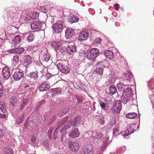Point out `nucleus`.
Segmentation results:
<instances>
[{"mask_svg": "<svg viewBox=\"0 0 154 154\" xmlns=\"http://www.w3.org/2000/svg\"><path fill=\"white\" fill-rule=\"evenodd\" d=\"M133 92V91L129 87L124 90L121 98L122 102L124 104H126L130 101L131 97L132 95Z\"/></svg>", "mask_w": 154, "mask_h": 154, "instance_id": "nucleus-1", "label": "nucleus"}, {"mask_svg": "<svg viewBox=\"0 0 154 154\" xmlns=\"http://www.w3.org/2000/svg\"><path fill=\"white\" fill-rule=\"evenodd\" d=\"M99 54V51L98 49L93 48L91 49L87 55V58L88 60L94 61Z\"/></svg>", "mask_w": 154, "mask_h": 154, "instance_id": "nucleus-2", "label": "nucleus"}, {"mask_svg": "<svg viewBox=\"0 0 154 154\" xmlns=\"http://www.w3.org/2000/svg\"><path fill=\"white\" fill-rule=\"evenodd\" d=\"M31 27L32 29L43 30L45 28V24L40 21H35L31 23Z\"/></svg>", "mask_w": 154, "mask_h": 154, "instance_id": "nucleus-3", "label": "nucleus"}, {"mask_svg": "<svg viewBox=\"0 0 154 154\" xmlns=\"http://www.w3.org/2000/svg\"><path fill=\"white\" fill-rule=\"evenodd\" d=\"M64 22L62 20L57 21L52 26L53 29L55 32L60 33L63 29Z\"/></svg>", "mask_w": 154, "mask_h": 154, "instance_id": "nucleus-4", "label": "nucleus"}, {"mask_svg": "<svg viewBox=\"0 0 154 154\" xmlns=\"http://www.w3.org/2000/svg\"><path fill=\"white\" fill-rule=\"evenodd\" d=\"M123 79L125 82H127V83H126V84L128 85H129V83L131 82H134V81L131 72L128 71H127L125 72Z\"/></svg>", "mask_w": 154, "mask_h": 154, "instance_id": "nucleus-5", "label": "nucleus"}, {"mask_svg": "<svg viewBox=\"0 0 154 154\" xmlns=\"http://www.w3.org/2000/svg\"><path fill=\"white\" fill-rule=\"evenodd\" d=\"M40 58L42 61L46 62H48L50 59V57L46 49L42 50L40 56Z\"/></svg>", "mask_w": 154, "mask_h": 154, "instance_id": "nucleus-6", "label": "nucleus"}, {"mask_svg": "<svg viewBox=\"0 0 154 154\" xmlns=\"http://www.w3.org/2000/svg\"><path fill=\"white\" fill-rule=\"evenodd\" d=\"M121 102L120 100L115 101L113 102L112 109L115 112L118 113L122 109Z\"/></svg>", "mask_w": 154, "mask_h": 154, "instance_id": "nucleus-7", "label": "nucleus"}, {"mask_svg": "<svg viewBox=\"0 0 154 154\" xmlns=\"http://www.w3.org/2000/svg\"><path fill=\"white\" fill-rule=\"evenodd\" d=\"M84 121L83 118L80 115H78L75 117L72 123V126L77 127L80 124H83Z\"/></svg>", "mask_w": 154, "mask_h": 154, "instance_id": "nucleus-8", "label": "nucleus"}, {"mask_svg": "<svg viewBox=\"0 0 154 154\" xmlns=\"http://www.w3.org/2000/svg\"><path fill=\"white\" fill-rule=\"evenodd\" d=\"M69 147L72 152H75L79 149V144L75 142H71L69 143Z\"/></svg>", "mask_w": 154, "mask_h": 154, "instance_id": "nucleus-9", "label": "nucleus"}, {"mask_svg": "<svg viewBox=\"0 0 154 154\" xmlns=\"http://www.w3.org/2000/svg\"><path fill=\"white\" fill-rule=\"evenodd\" d=\"M134 126L133 124L129 125L127 127L126 130L125 131L124 133L122 134V136L125 137L129 135L132 134L134 130Z\"/></svg>", "mask_w": 154, "mask_h": 154, "instance_id": "nucleus-10", "label": "nucleus"}, {"mask_svg": "<svg viewBox=\"0 0 154 154\" xmlns=\"http://www.w3.org/2000/svg\"><path fill=\"white\" fill-rule=\"evenodd\" d=\"M24 75L22 71L15 72L13 75V79L16 81H19L21 79Z\"/></svg>", "mask_w": 154, "mask_h": 154, "instance_id": "nucleus-11", "label": "nucleus"}, {"mask_svg": "<svg viewBox=\"0 0 154 154\" xmlns=\"http://www.w3.org/2000/svg\"><path fill=\"white\" fill-rule=\"evenodd\" d=\"M2 72L4 78L6 79H8L11 76L9 69L7 67H4L3 68Z\"/></svg>", "mask_w": 154, "mask_h": 154, "instance_id": "nucleus-12", "label": "nucleus"}, {"mask_svg": "<svg viewBox=\"0 0 154 154\" xmlns=\"http://www.w3.org/2000/svg\"><path fill=\"white\" fill-rule=\"evenodd\" d=\"M89 36L88 31L87 30L83 31L80 33L78 37L79 40H85L87 39Z\"/></svg>", "mask_w": 154, "mask_h": 154, "instance_id": "nucleus-13", "label": "nucleus"}, {"mask_svg": "<svg viewBox=\"0 0 154 154\" xmlns=\"http://www.w3.org/2000/svg\"><path fill=\"white\" fill-rule=\"evenodd\" d=\"M50 87V85L47 82H45L39 86V90L40 91H46Z\"/></svg>", "mask_w": 154, "mask_h": 154, "instance_id": "nucleus-14", "label": "nucleus"}, {"mask_svg": "<svg viewBox=\"0 0 154 154\" xmlns=\"http://www.w3.org/2000/svg\"><path fill=\"white\" fill-rule=\"evenodd\" d=\"M79 135L78 129L77 128H74L69 134V137L74 138L78 137Z\"/></svg>", "mask_w": 154, "mask_h": 154, "instance_id": "nucleus-15", "label": "nucleus"}, {"mask_svg": "<svg viewBox=\"0 0 154 154\" xmlns=\"http://www.w3.org/2000/svg\"><path fill=\"white\" fill-rule=\"evenodd\" d=\"M75 33V31L71 28L66 29L65 31V37L66 38H70Z\"/></svg>", "mask_w": 154, "mask_h": 154, "instance_id": "nucleus-16", "label": "nucleus"}, {"mask_svg": "<svg viewBox=\"0 0 154 154\" xmlns=\"http://www.w3.org/2000/svg\"><path fill=\"white\" fill-rule=\"evenodd\" d=\"M93 136L91 137L89 139L93 138L95 137L96 138L100 139L103 136V133L100 131H96L92 133Z\"/></svg>", "mask_w": 154, "mask_h": 154, "instance_id": "nucleus-17", "label": "nucleus"}, {"mask_svg": "<svg viewBox=\"0 0 154 154\" xmlns=\"http://www.w3.org/2000/svg\"><path fill=\"white\" fill-rule=\"evenodd\" d=\"M72 125V120H69L66 121L63 125V129H66L70 127Z\"/></svg>", "mask_w": 154, "mask_h": 154, "instance_id": "nucleus-18", "label": "nucleus"}, {"mask_svg": "<svg viewBox=\"0 0 154 154\" xmlns=\"http://www.w3.org/2000/svg\"><path fill=\"white\" fill-rule=\"evenodd\" d=\"M27 75L31 79L36 80L38 78V72L36 71L35 72H32L27 74Z\"/></svg>", "mask_w": 154, "mask_h": 154, "instance_id": "nucleus-19", "label": "nucleus"}, {"mask_svg": "<svg viewBox=\"0 0 154 154\" xmlns=\"http://www.w3.org/2000/svg\"><path fill=\"white\" fill-rule=\"evenodd\" d=\"M25 49L23 48H17L14 49L11 51V53H14L17 54H22L24 52Z\"/></svg>", "mask_w": 154, "mask_h": 154, "instance_id": "nucleus-20", "label": "nucleus"}, {"mask_svg": "<svg viewBox=\"0 0 154 154\" xmlns=\"http://www.w3.org/2000/svg\"><path fill=\"white\" fill-rule=\"evenodd\" d=\"M61 42H58V41L54 40L51 42V46L53 47L55 50H57L61 45Z\"/></svg>", "mask_w": 154, "mask_h": 154, "instance_id": "nucleus-21", "label": "nucleus"}, {"mask_svg": "<svg viewBox=\"0 0 154 154\" xmlns=\"http://www.w3.org/2000/svg\"><path fill=\"white\" fill-rule=\"evenodd\" d=\"M76 48L75 46L70 45L68 46L67 48V51L68 54L70 55L72 54L75 51Z\"/></svg>", "mask_w": 154, "mask_h": 154, "instance_id": "nucleus-22", "label": "nucleus"}, {"mask_svg": "<svg viewBox=\"0 0 154 154\" xmlns=\"http://www.w3.org/2000/svg\"><path fill=\"white\" fill-rule=\"evenodd\" d=\"M58 69L61 71V70L64 68V66L66 65L63 64V61L62 60H58L56 63Z\"/></svg>", "mask_w": 154, "mask_h": 154, "instance_id": "nucleus-23", "label": "nucleus"}, {"mask_svg": "<svg viewBox=\"0 0 154 154\" xmlns=\"http://www.w3.org/2000/svg\"><path fill=\"white\" fill-rule=\"evenodd\" d=\"M21 38L20 36L19 35H17L14 39L12 41L11 43L13 45L16 46L19 43H20V41Z\"/></svg>", "mask_w": 154, "mask_h": 154, "instance_id": "nucleus-24", "label": "nucleus"}, {"mask_svg": "<svg viewBox=\"0 0 154 154\" xmlns=\"http://www.w3.org/2000/svg\"><path fill=\"white\" fill-rule=\"evenodd\" d=\"M105 56L109 59H112L113 57V52L109 50L106 51L104 53Z\"/></svg>", "mask_w": 154, "mask_h": 154, "instance_id": "nucleus-25", "label": "nucleus"}, {"mask_svg": "<svg viewBox=\"0 0 154 154\" xmlns=\"http://www.w3.org/2000/svg\"><path fill=\"white\" fill-rule=\"evenodd\" d=\"M116 80L115 77L114 76L111 75L108 79L107 83L110 85L113 84L115 83Z\"/></svg>", "mask_w": 154, "mask_h": 154, "instance_id": "nucleus-26", "label": "nucleus"}, {"mask_svg": "<svg viewBox=\"0 0 154 154\" xmlns=\"http://www.w3.org/2000/svg\"><path fill=\"white\" fill-rule=\"evenodd\" d=\"M126 85H124L121 82H119L117 85V87L119 91H124Z\"/></svg>", "mask_w": 154, "mask_h": 154, "instance_id": "nucleus-27", "label": "nucleus"}, {"mask_svg": "<svg viewBox=\"0 0 154 154\" xmlns=\"http://www.w3.org/2000/svg\"><path fill=\"white\" fill-rule=\"evenodd\" d=\"M137 116V113L134 112L128 113L126 115L127 118L130 119H133L136 118Z\"/></svg>", "mask_w": 154, "mask_h": 154, "instance_id": "nucleus-28", "label": "nucleus"}, {"mask_svg": "<svg viewBox=\"0 0 154 154\" xmlns=\"http://www.w3.org/2000/svg\"><path fill=\"white\" fill-rule=\"evenodd\" d=\"M24 63L29 64L31 63L32 61L30 56L29 55H26L24 58Z\"/></svg>", "mask_w": 154, "mask_h": 154, "instance_id": "nucleus-29", "label": "nucleus"}, {"mask_svg": "<svg viewBox=\"0 0 154 154\" xmlns=\"http://www.w3.org/2000/svg\"><path fill=\"white\" fill-rule=\"evenodd\" d=\"M109 91L110 94H113L117 92V90L114 85H112L109 87Z\"/></svg>", "mask_w": 154, "mask_h": 154, "instance_id": "nucleus-30", "label": "nucleus"}, {"mask_svg": "<svg viewBox=\"0 0 154 154\" xmlns=\"http://www.w3.org/2000/svg\"><path fill=\"white\" fill-rule=\"evenodd\" d=\"M13 63L14 66L17 65L19 62V57L17 55L14 56L13 58Z\"/></svg>", "mask_w": 154, "mask_h": 154, "instance_id": "nucleus-31", "label": "nucleus"}, {"mask_svg": "<svg viewBox=\"0 0 154 154\" xmlns=\"http://www.w3.org/2000/svg\"><path fill=\"white\" fill-rule=\"evenodd\" d=\"M30 14L31 16V20H35L38 18L39 14L38 12H33Z\"/></svg>", "mask_w": 154, "mask_h": 154, "instance_id": "nucleus-32", "label": "nucleus"}, {"mask_svg": "<svg viewBox=\"0 0 154 154\" xmlns=\"http://www.w3.org/2000/svg\"><path fill=\"white\" fill-rule=\"evenodd\" d=\"M23 19L25 21H28L31 20V16H30V14L29 13V14H26L23 15Z\"/></svg>", "mask_w": 154, "mask_h": 154, "instance_id": "nucleus-33", "label": "nucleus"}, {"mask_svg": "<svg viewBox=\"0 0 154 154\" xmlns=\"http://www.w3.org/2000/svg\"><path fill=\"white\" fill-rule=\"evenodd\" d=\"M39 9L42 12L44 13H47L48 10L47 6L44 5L40 6Z\"/></svg>", "mask_w": 154, "mask_h": 154, "instance_id": "nucleus-34", "label": "nucleus"}, {"mask_svg": "<svg viewBox=\"0 0 154 154\" xmlns=\"http://www.w3.org/2000/svg\"><path fill=\"white\" fill-rule=\"evenodd\" d=\"M95 72L98 74L102 75L103 72V68L102 67H97V68L95 70Z\"/></svg>", "mask_w": 154, "mask_h": 154, "instance_id": "nucleus-35", "label": "nucleus"}, {"mask_svg": "<svg viewBox=\"0 0 154 154\" xmlns=\"http://www.w3.org/2000/svg\"><path fill=\"white\" fill-rule=\"evenodd\" d=\"M35 37L33 34H30L27 37V40L29 42H32L35 39Z\"/></svg>", "mask_w": 154, "mask_h": 154, "instance_id": "nucleus-36", "label": "nucleus"}, {"mask_svg": "<svg viewBox=\"0 0 154 154\" xmlns=\"http://www.w3.org/2000/svg\"><path fill=\"white\" fill-rule=\"evenodd\" d=\"M119 124H117L116 125V128L114 129L113 132V135H118L119 134Z\"/></svg>", "mask_w": 154, "mask_h": 154, "instance_id": "nucleus-37", "label": "nucleus"}, {"mask_svg": "<svg viewBox=\"0 0 154 154\" xmlns=\"http://www.w3.org/2000/svg\"><path fill=\"white\" fill-rule=\"evenodd\" d=\"M53 94L54 95L61 93V89L60 88H57L53 89Z\"/></svg>", "mask_w": 154, "mask_h": 154, "instance_id": "nucleus-38", "label": "nucleus"}, {"mask_svg": "<svg viewBox=\"0 0 154 154\" xmlns=\"http://www.w3.org/2000/svg\"><path fill=\"white\" fill-rule=\"evenodd\" d=\"M4 107V102L0 101V109H1L2 112L3 113H5L6 111V109Z\"/></svg>", "mask_w": 154, "mask_h": 154, "instance_id": "nucleus-39", "label": "nucleus"}, {"mask_svg": "<svg viewBox=\"0 0 154 154\" xmlns=\"http://www.w3.org/2000/svg\"><path fill=\"white\" fill-rule=\"evenodd\" d=\"M79 20V18L78 17L75 16H73L71 17L69 20V22L71 23L77 22Z\"/></svg>", "mask_w": 154, "mask_h": 154, "instance_id": "nucleus-40", "label": "nucleus"}, {"mask_svg": "<svg viewBox=\"0 0 154 154\" xmlns=\"http://www.w3.org/2000/svg\"><path fill=\"white\" fill-rule=\"evenodd\" d=\"M99 103L103 109L106 110L108 109V106L103 102H100Z\"/></svg>", "mask_w": 154, "mask_h": 154, "instance_id": "nucleus-41", "label": "nucleus"}, {"mask_svg": "<svg viewBox=\"0 0 154 154\" xmlns=\"http://www.w3.org/2000/svg\"><path fill=\"white\" fill-rule=\"evenodd\" d=\"M61 71L62 73L67 74L70 72V69L66 65L64 66V68H63V69H62Z\"/></svg>", "mask_w": 154, "mask_h": 154, "instance_id": "nucleus-42", "label": "nucleus"}, {"mask_svg": "<svg viewBox=\"0 0 154 154\" xmlns=\"http://www.w3.org/2000/svg\"><path fill=\"white\" fill-rule=\"evenodd\" d=\"M68 135V133L66 132L63 133L61 136V141L62 143H63L65 141H66V136Z\"/></svg>", "mask_w": 154, "mask_h": 154, "instance_id": "nucleus-43", "label": "nucleus"}, {"mask_svg": "<svg viewBox=\"0 0 154 154\" xmlns=\"http://www.w3.org/2000/svg\"><path fill=\"white\" fill-rule=\"evenodd\" d=\"M105 103L107 105H109L112 103V99L110 97H107L105 98Z\"/></svg>", "mask_w": 154, "mask_h": 154, "instance_id": "nucleus-44", "label": "nucleus"}, {"mask_svg": "<svg viewBox=\"0 0 154 154\" xmlns=\"http://www.w3.org/2000/svg\"><path fill=\"white\" fill-rule=\"evenodd\" d=\"M10 102L11 104L14 106L16 102V99L14 97H11L10 98Z\"/></svg>", "mask_w": 154, "mask_h": 154, "instance_id": "nucleus-45", "label": "nucleus"}, {"mask_svg": "<svg viewBox=\"0 0 154 154\" xmlns=\"http://www.w3.org/2000/svg\"><path fill=\"white\" fill-rule=\"evenodd\" d=\"M63 113H61V114H58L59 116H63L65 114H66L67 113V112L69 110V109L68 108H65L63 109Z\"/></svg>", "mask_w": 154, "mask_h": 154, "instance_id": "nucleus-46", "label": "nucleus"}, {"mask_svg": "<svg viewBox=\"0 0 154 154\" xmlns=\"http://www.w3.org/2000/svg\"><path fill=\"white\" fill-rule=\"evenodd\" d=\"M59 51L60 52L61 54V55H63L66 53V49L65 48L63 47L60 49Z\"/></svg>", "mask_w": 154, "mask_h": 154, "instance_id": "nucleus-47", "label": "nucleus"}, {"mask_svg": "<svg viewBox=\"0 0 154 154\" xmlns=\"http://www.w3.org/2000/svg\"><path fill=\"white\" fill-rule=\"evenodd\" d=\"M99 122L102 125H103L105 123V121L103 116H100L99 118Z\"/></svg>", "mask_w": 154, "mask_h": 154, "instance_id": "nucleus-48", "label": "nucleus"}, {"mask_svg": "<svg viewBox=\"0 0 154 154\" xmlns=\"http://www.w3.org/2000/svg\"><path fill=\"white\" fill-rule=\"evenodd\" d=\"M58 128H57L54 131V132L53 134V138L54 139H56L57 137V134L58 132Z\"/></svg>", "mask_w": 154, "mask_h": 154, "instance_id": "nucleus-49", "label": "nucleus"}, {"mask_svg": "<svg viewBox=\"0 0 154 154\" xmlns=\"http://www.w3.org/2000/svg\"><path fill=\"white\" fill-rule=\"evenodd\" d=\"M102 41L101 39L100 38H96L94 41V43L96 45H97L100 43Z\"/></svg>", "mask_w": 154, "mask_h": 154, "instance_id": "nucleus-50", "label": "nucleus"}, {"mask_svg": "<svg viewBox=\"0 0 154 154\" xmlns=\"http://www.w3.org/2000/svg\"><path fill=\"white\" fill-rule=\"evenodd\" d=\"M31 140L32 142L33 143V146H34L35 145L36 138L35 136H32L31 138Z\"/></svg>", "mask_w": 154, "mask_h": 154, "instance_id": "nucleus-51", "label": "nucleus"}, {"mask_svg": "<svg viewBox=\"0 0 154 154\" xmlns=\"http://www.w3.org/2000/svg\"><path fill=\"white\" fill-rule=\"evenodd\" d=\"M77 102L80 103H82V97L81 96H79L77 97Z\"/></svg>", "mask_w": 154, "mask_h": 154, "instance_id": "nucleus-52", "label": "nucleus"}, {"mask_svg": "<svg viewBox=\"0 0 154 154\" xmlns=\"http://www.w3.org/2000/svg\"><path fill=\"white\" fill-rule=\"evenodd\" d=\"M52 130L50 129L48 132V135L51 139L52 138L51 134L52 133Z\"/></svg>", "mask_w": 154, "mask_h": 154, "instance_id": "nucleus-53", "label": "nucleus"}, {"mask_svg": "<svg viewBox=\"0 0 154 154\" xmlns=\"http://www.w3.org/2000/svg\"><path fill=\"white\" fill-rule=\"evenodd\" d=\"M3 92V88L1 83L0 82V97H1L2 95Z\"/></svg>", "mask_w": 154, "mask_h": 154, "instance_id": "nucleus-54", "label": "nucleus"}, {"mask_svg": "<svg viewBox=\"0 0 154 154\" xmlns=\"http://www.w3.org/2000/svg\"><path fill=\"white\" fill-rule=\"evenodd\" d=\"M84 152H85V153H88V154H92V152L90 151V150L88 149L87 148L84 149L83 150Z\"/></svg>", "mask_w": 154, "mask_h": 154, "instance_id": "nucleus-55", "label": "nucleus"}, {"mask_svg": "<svg viewBox=\"0 0 154 154\" xmlns=\"http://www.w3.org/2000/svg\"><path fill=\"white\" fill-rule=\"evenodd\" d=\"M114 6L115 7V10H117L119 8V5L118 4H115L114 5Z\"/></svg>", "mask_w": 154, "mask_h": 154, "instance_id": "nucleus-56", "label": "nucleus"}, {"mask_svg": "<svg viewBox=\"0 0 154 154\" xmlns=\"http://www.w3.org/2000/svg\"><path fill=\"white\" fill-rule=\"evenodd\" d=\"M151 102L152 103H154V95L150 97Z\"/></svg>", "mask_w": 154, "mask_h": 154, "instance_id": "nucleus-57", "label": "nucleus"}, {"mask_svg": "<svg viewBox=\"0 0 154 154\" xmlns=\"http://www.w3.org/2000/svg\"><path fill=\"white\" fill-rule=\"evenodd\" d=\"M8 152H9L11 154H13V150L10 148H9L8 149Z\"/></svg>", "mask_w": 154, "mask_h": 154, "instance_id": "nucleus-58", "label": "nucleus"}, {"mask_svg": "<svg viewBox=\"0 0 154 154\" xmlns=\"http://www.w3.org/2000/svg\"><path fill=\"white\" fill-rule=\"evenodd\" d=\"M6 117V116L5 114H2L0 113V118H5Z\"/></svg>", "mask_w": 154, "mask_h": 154, "instance_id": "nucleus-59", "label": "nucleus"}, {"mask_svg": "<svg viewBox=\"0 0 154 154\" xmlns=\"http://www.w3.org/2000/svg\"><path fill=\"white\" fill-rule=\"evenodd\" d=\"M26 103H23V104L21 105L20 108L21 110L23 109Z\"/></svg>", "mask_w": 154, "mask_h": 154, "instance_id": "nucleus-60", "label": "nucleus"}, {"mask_svg": "<svg viewBox=\"0 0 154 154\" xmlns=\"http://www.w3.org/2000/svg\"><path fill=\"white\" fill-rule=\"evenodd\" d=\"M51 77V75H50L49 73L46 74V76H45V79H48L49 77Z\"/></svg>", "mask_w": 154, "mask_h": 154, "instance_id": "nucleus-61", "label": "nucleus"}, {"mask_svg": "<svg viewBox=\"0 0 154 154\" xmlns=\"http://www.w3.org/2000/svg\"><path fill=\"white\" fill-rule=\"evenodd\" d=\"M23 121V119H19L18 120V121H17V123H21Z\"/></svg>", "mask_w": 154, "mask_h": 154, "instance_id": "nucleus-62", "label": "nucleus"}, {"mask_svg": "<svg viewBox=\"0 0 154 154\" xmlns=\"http://www.w3.org/2000/svg\"><path fill=\"white\" fill-rule=\"evenodd\" d=\"M3 131L0 129V138H1L2 137V134L3 133Z\"/></svg>", "mask_w": 154, "mask_h": 154, "instance_id": "nucleus-63", "label": "nucleus"}, {"mask_svg": "<svg viewBox=\"0 0 154 154\" xmlns=\"http://www.w3.org/2000/svg\"><path fill=\"white\" fill-rule=\"evenodd\" d=\"M29 87H30V86L29 85H28V84H26L25 86H23V87L25 88H27Z\"/></svg>", "mask_w": 154, "mask_h": 154, "instance_id": "nucleus-64", "label": "nucleus"}]
</instances>
